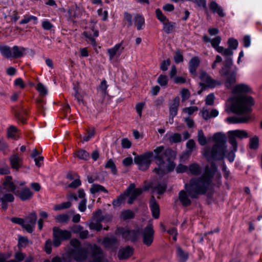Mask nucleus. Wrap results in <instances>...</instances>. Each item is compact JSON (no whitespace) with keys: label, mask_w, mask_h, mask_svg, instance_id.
I'll return each instance as SVG.
<instances>
[{"label":"nucleus","mask_w":262,"mask_h":262,"mask_svg":"<svg viewBox=\"0 0 262 262\" xmlns=\"http://www.w3.org/2000/svg\"><path fill=\"white\" fill-rule=\"evenodd\" d=\"M83 35L90 40L93 45H95L96 42L95 38L97 37L99 35L98 30H94V27H92L91 31H84Z\"/></svg>","instance_id":"29"},{"label":"nucleus","mask_w":262,"mask_h":262,"mask_svg":"<svg viewBox=\"0 0 262 262\" xmlns=\"http://www.w3.org/2000/svg\"><path fill=\"white\" fill-rule=\"evenodd\" d=\"M135 184H131L127 189L126 191L124 193L120 195L116 200H114L112 203L114 207H118L121 204L123 203L125 200V197L128 196V194L130 192L132 189H134Z\"/></svg>","instance_id":"21"},{"label":"nucleus","mask_w":262,"mask_h":262,"mask_svg":"<svg viewBox=\"0 0 262 262\" xmlns=\"http://www.w3.org/2000/svg\"><path fill=\"white\" fill-rule=\"evenodd\" d=\"M170 63V61L169 59L163 61L160 64V69L163 71H166Z\"/></svg>","instance_id":"60"},{"label":"nucleus","mask_w":262,"mask_h":262,"mask_svg":"<svg viewBox=\"0 0 262 262\" xmlns=\"http://www.w3.org/2000/svg\"><path fill=\"white\" fill-rule=\"evenodd\" d=\"M154 150L153 152H147L140 156H136L134 158V162L138 165L139 169L145 170L147 169L151 163V158H155Z\"/></svg>","instance_id":"8"},{"label":"nucleus","mask_w":262,"mask_h":262,"mask_svg":"<svg viewBox=\"0 0 262 262\" xmlns=\"http://www.w3.org/2000/svg\"><path fill=\"white\" fill-rule=\"evenodd\" d=\"M123 49L124 48L122 47V43L116 44L113 48L107 49V52L109 55L110 60L112 61L117 55L119 56Z\"/></svg>","instance_id":"22"},{"label":"nucleus","mask_w":262,"mask_h":262,"mask_svg":"<svg viewBox=\"0 0 262 262\" xmlns=\"http://www.w3.org/2000/svg\"><path fill=\"white\" fill-rule=\"evenodd\" d=\"M198 141L201 145H205L207 143V139L201 129L198 133Z\"/></svg>","instance_id":"44"},{"label":"nucleus","mask_w":262,"mask_h":262,"mask_svg":"<svg viewBox=\"0 0 262 262\" xmlns=\"http://www.w3.org/2000/svg\"><path fill=\"white\" fill-rule=\"evenodd\" d=\"M37 91L42 95H45L47 94V90L45 86L41 83H39L36 86Z\"/></svg>","instance_id":"56"},{"label":"nucleus","mask_w":262,"mask_h":262,"mask_svg":"<svg viewBox=\"0 0 262 262\" xmlns=\"http://www.w3.org/2000/svg\"><path fill=\"white\" fill-rule=\"evenodd\" d=\"M37 17L31 15H25L24 16V18L19 21V24L24 25L30 22L31 20H33L34 24H36L37 23Z\"/></svg>","instance_id":"38"},{"label":"nucleus","mask_w":262,"mask_h":262,"mask_svg":"<svg viewBox=\"0 0 262 262\" xmlns=\"http://www.w3.org/2000/svg\"><path fill=\"white\" fill-rule=\"evenodd\" d=\"M135 216L134 212L130 210H126L121 212V218L124 220L133 219Z\"/></svg>","instance_id":"42"},{"label":"nucleus","mask_w":262,"mask_h":262,"mask_svg":"<svg viewBox=\"0 0 262 262\" xmlns=\"http://www.w3.org/2000/svg\"><path fill=\"white\" fill-rule=\"evenodd\" d=\"M3 189L6 191L16 193V186L12 181V178L10 176H7L3 183Z\"/></svg>","instance_id":"23"},{"label":"nucleus","mask_w":262,"mask_h":262,"mask_svg":"<svg viewBox=\"0 0 262 262\" xmlns=\"http://www.w3.org/2000/svg\"><path fill=\"white\" fill-rule=\"evenodd\" d=\"M177 255L179 262H185L188 258V254L179 246L177 247Z\"/></svg>","instance_id":"35"},{"label":"nucleus","mask_w":262,"mask_h":262,"mask_svg":"<svg viewBox=\"0 0 262 262\" xmlns=\"http://www.w3.org/2000/svg\"><path fill=\"white\" fill-rule=\"evenodd\" d=\"M210 10L213 13H216L220 17H223L226 14L224 12L223 8L219 5L215 1H211L209 4Z\"/></svg>","instance_id":"24"},{"label":"nucleus","mask_w":262,"mask_h":262,"mask_svg":"<svg viewBox=\"0 0 262 262\" xmlns=\"http://www.w3.org/2000/svg\"><path fill=\"white\" fill-rule=\"evenodd\" d=\"M179 103L180 98L179 97H177L169 104V115L170 117H174L177 115Z\"/></svg>","instance_id":"25"},{"label":"nucleus","mask_w":262,"mask_h":262,"mask_svg":"<svg viewBox=\"0 0 262 262\" xmlns=\"http://www.w3.org/2000/svg\"><path fill=\"white\" fill-rule=\"evenodd\" d=\"M17 132V129L15 126L13 125L10 126L7 132L8 137L10 138H14Z\"/></svg>","instance_id":"52"},{"label":"nucleus","mask_w":262,"mask_h":262,"mask_svg":"<svg viewBox=\"0 0 262 262\" xmlns=\"http://www.w3.org/2000/svg\"><path fill=\"white\" fill-rule=\"evenodd\" d=\"M254 104V100L251 96L236 98L232 102L230 108L233 113L240 116L228 117L226 121L229 123H243L248 122L252 118L251 107Z\"/></svg>","instance_id":"2"},{"label":"nucleus","mask_w":262,"mask_h":262,"mask_svg":"<svg viewBox=\"0 0 262 262\" xmlns=\"http://www.w3.org/2000/svg\"><path fill=\"white\" fill-rule=\"evenodd\" d=\"M121 145L124 148H129L131 146L132 143L127 138H124L121 141Z\"/></svg>","instance_id":"62"},{"label":"nucleus","mask_w":262,"mask_h":262,"mask_svg":"<svg viewBox=\"0 0 262 262\" xmlns=\"http://www.w3.org/2000/svg\"><path fill=\"white\" fill-rule=\"evenodd\" d=\"M195 143L193 140H189L186 143V147L189 149V153L191 154L193 148L195 147Z\"/></svg>","instance_id":"59"},{"label":"nucleus","mask_w":262,"mask_h":262,"mask_svg":"<svg viewBox=\"0 0 262 262\" xmlns=\"http://www.w3.org/2000/svg\"><path fill=\"white\" fill-rule=\"evenodd\" d=\"M86 199H83L79 203L78 205V209L81 212H84L86 209Z\"/></svg>","instance_id":"61"},{"label":"nucleus","mask_w":262,"mask_h":262,"mask_svg":"<svg viewBox=\"0 0 262 262\" xmlns=\"http://www.w3.org/2000/svg\"><path fill=\"white\" fill-rule=\"evenodd\" d=\"M134 253V249L130 246L121 248L118 252V257L120 260L126 259L130 257Z\"/></svg>","instance_id":"20"},{"label":"nucleus","mask_w":262,"mask_h":262,"mask_svg":"<svg viewBox=\"0 0 262 262\" xmlns=\"http://www.w3.org/2000/svg\"><path fill=\"white\" fill-rule=\"evenodd\" d=\"M90 191L92 193L94 194L98 192H104L107 193V190L102 185L99 184H93L90 189Z\"/></svg>","instance_id":"39"},{"label":"nucleus","mask_w":262,"mask_h":262,"mask_svg":"<svg viewBox=\"0 0 262 262\" xmlns=\"http://www.w3.org/2000/svg\"><path fill=\"white\" fill-rule=\"evenodd\" d=\"M252 92L251 89L250 87L246 84H239L235 85L232 90V93L237 95L234 97L233 98V102L234 101V100L236 98L238 97H243V96H248L247 95H241L251 93Z\"/></svg>","instance_id":"15"},{"label":"nucleus","mask_w":262,"mask_h":262,"mask_svg":"<svg viewBox=\"0 0 262 262\" xmlns=\"http://www.w3.org/2000/svg\"><path fill=\"white\" fill-rule=\"evenodd\" d=\"M181 96L182 101H185L188 99L190 97V93L188 90L186 89H182L181 91Z\"/></svg>","instance_id":"54"},{"label":"nucleus","mask_w":262,"mask_h":262,"mask_svg":"<svg viewBox=\"0 0 262 262\" xmlns=\"http://www.w3.org/2000/svg\"><path fill=\"white\" fill-rule=\"evenodd\" d=\"M71 236L72 234L70 231L62 230L57 227H54L53 228V245L55 247L59 246L62 241L68 240Z\"/></svg>","instance_id":"7"},{"label":"nucleus","mask_w":262,"mask_h":262,"mask_svg":"<svg viewBox=\"0 0 262 262\" xmlns=\"http://www.w3.org/2000/svg\"><path fill=\"white\" fill-rule=\"evenodd\" d=\"M76 156L81 160H87L90 158V154L85 150L79 149L75 152Z\"/></svg>","instance_id":"40"},{"label":"nucleus","mask_w":262,"mask_h":262,"mask_svg":"<svg viewBox=\"0 0 262 262\" xmlns=\"http://www.w3.org/2000/svg\"><path fill=\"white\" fill-rule=\"evenodd\" d=\"M199 63L200 60L198 57H193L191 59L189 63V71L191 73L193 74L195 73Z\"/></svg>","instance_id":"34"},{"label":"nucleus","mask_w":262,"mask_h":262,"mask_svg":"<svg viewBox=\"0 0 262 262\" xmlns=\"http://www.w3.org/2000/svg\"><path fill=\"white\" fill-rule=\"evenodd\" d=\"M258 147V138L256 136L250 139L249 147L251 149H256Z\"/></svg>","instance_id":"45"},{"label":"nucleus","mask_w":262,"mask_h":262,"mask_svg":"<svg viewBox=\"0 0 262 262\" xmlns=\"http://www.w3.org/2000/svg\"><path fill=\"white\" fill-rule=\"evenodd\" d=\"M124 19L128 22V27L132 26L133 25L132 15L128 12H125L124 13Z\"/></svg>","instance_id":"63"},{"label":"nucleus","mask_w":262,"mask_h":262,"mask_svg":"<svg viewBox=\"0 0 262 262\" xmlns=\"http://www.w3.org/2000/svg\"><path fill=\"white\" fill-rule=\"evenodd\" d=\"M25 48L17 46L12 48L7 46H0V52L1 54L7 58H18L24 55Z\"/></svg>","instance_id":"6"},{"label":"nucleus","mask_w":262,"mask_h":262,"mask_svg":"<svg viewBox=\"0 0 262 262\" xmlns=\"http://www.w3.org/2000/svg\"><path fill=\"white\" fill-rule=\"evenodd\" d=\"M14 198L13 194L11 193H6L4 196L0 198L2 202H12L14 201Z\"/></svg>","instance_id":"51"},{"label":"nucleus","mask_w":262,"mask_h":262,"mask_svg":"<svg viewBox=\"0 0 262 262\" xmlns=\"http://www.w3.org/2000/svg\"><path fill=\"white\" fill-rule=\"evenodd\" d=\"M157 81L161 86H165L167 84L168 77L165 75H161L158 77Z\"/></svg>","instance_id":"50"},{"label":"nucleus","mask_w":262,"mask_h":262,"mask_svg":"<svg viewBox=\"0 0 262 262\" xmlns=\"http://www.w3.org/2000/svg\"><path fill=\"white\" fill-rule=\"evenodd\" d=\"M200 79L202 82L200 83L202 89L205 88H214L216 85H220L221 82L213 79L205 72L202 71L200 75Z\"/></svg>","instance_id":"12"},{"label":"nucleus","mask_w":262,"mask_h":262,"mask_svg":"<svg viewBox=\"0 0 262 262\" xmlns=\"http://www.w3.org/2000/svg\"><path fill=\"white\" fill-rule=\"evenodd\" d=\"M71 203L70 202H67L61 203L60 204L55 205L54 206L53 209L55 211L63 210L70 208L71 206Z\"/></svg>","instance_id":"43"},{"label":"nucleus","mask_w":262,"mask_h":262,"mask_svg":"<svg viewBox=\"0 0 262 262\" xmlns=\"http://www.w3.org/2000/svg\"><path fill=\"white\" fill-rule=\"evenodd\" d=\"M222 77L225 78V85L228 89H231L236 82V73L230 71V67L223 65L219 71Z\"/></svg>","instance_id":"9"},{"label":"nucleus","mask_w":262,"mask_h":262,"mask_svg":"<svg viewBox=\"0 0 262 262\" xmlns=\"http://www.w3.org/2000/svg\"><path fill=\"white\" fill-rule=\"evenodd\" d=\"M89 262H107L102 250L98 247H95L93 250L92 259Z\"/></svg>","instance_id":"18"},{"label":"nucleus","mask_w":262,"mask_h":262,"mask_svg":"<svg viewBox=\"0 0 262 262\" xmlns=\"http://www.w3.org/2000/svg\"><path fill=\"white\" fill-rule=\"evenodd\" d=\"M214 95L213 93L209 94L206 98V104L209 105H212L213 104L214 100Z\"/></svg>","instance_id":"58"},{"label":"nucleus","mask_w":262,"mask_h":262,"mask_svg":"<svg viewBox=\"0 0 262 262\" xmlns=\"http://www.w3.org/2000/svg\"><path fill=\"white\" fill-rule=\"evenodd\" d=\"M188 169L190 172L194 176H199L202 172L201 166L196 163L190 164L188 167Z\"/></svg>","instance_id":"36"},{"label":"nucleus","mask_w":262,"mask_h":262,"mask_svg":"<svg viewBox=\"0 0 262 262\" xmlns=\"http://www.w3.org/2000/svg\"><path fill=\"white\" fill-rule=\"evenodd\" d=\"M213 140L215 144L212 148H204L203 155L208 161L210 160H222L227 149L226 136L224 134L217 133L214 135Z\"/></svg>","instance_id":"4"},{"label":"nucleus","mask_w":262,"mask_h":262,"mask_svg":"<svg viewBox=\"0 0 262 262\" xmlns=\"http://www.w3.org/2000/svg\"><path fill=\"white\" fill-rule=\"evenodd\" d=\"M164 138L171 143L180 142L181 141V136L179 133L172 134L168 132L165 135Z\"/></svg>","instance_id":"30"},{"label":"nucleus","mask_w":262,"mask_h":262,"mask_svg":"<svg viewBox=\"0 0 262 262\" xmlns=\"http://www.w3.org/2000/svg\"><path fill=\"white\" fill-rule=\"evenodd\" d=\"M103 243L105 247L116 248L118 245V241L115 236H111L110 237L104 238Z\"/></svg>","instance_id":"27"},{"label":"nucleus","mask_w":262,"mask_h":262,"mask_svg":"<svg viewBox=\"0 0 262 262\" xmlns=\"http://www.w3.org/2000/svg\"><path fill=\"white\" fill-rule=\"evenodd\" d=\"M163 30L165 33L169 34L172 32L175 23L173 22H169L168 20L163 23Z\"/></svg>","instance_id":"41"},{"label":"nucleus","mask_w":262,"mask_h":262,"mask_svg":"<svg viewBox=\"0 0 262 262\" xmlns=\"http://www.w3.org/2000/svg\"><path fill=\"white\" fill-rule=\"evenodd\" d=\"M105 168L110 169L113 174H116L117 168L114 161L112 159H110L107 162L105 165Z\"/></svg>","instance_id":"46"},{"label":"nucleus","mask_w":262,"mask_h":262,"mask_svg":"<svg viewBox=\"0 0 262 262\" xmlns=\"http://www.w3.org/2000/svg\"><path fill=\"white\" fill-rule=\"evenodd\" d=\"M41 26L45 30H51L54 26L48 19H44L42 21Z\"/></svg>","instance_id":"48"},{"label":"nucleus","mask_w":262,"mask_h":262,"mask_svg":"<svg viewBox=\"0 0 262 262\" xmlns=\"http://www.w3.org/2000/svg\"><path fill=\"white\" fill-rule=\"evenodd\" d=\"M142 191L143 189L141 188L136 189L135 187L134 189H132L128 195L129 198L127 203L128 204H133L137 198L142 193Z\"/></svg>","instance_id":"28"},{"label":"nucleus","mask_w":262,"mask_h":262,"mask_svg":"<svg viewBox=\"0 0 262 262\" xmlns=\"http://www.w3.org/2000/svg\"><path fill=\"white\" fill-rule=\"evenodd\" d=\"M196 111H198V107L196 106H190L183 108V112L187 113L189 115H191Z\"/></svg>","instance_id":"55"},{"label":"nucleus","mask_w":262,"mask_h":262,"mask_svg":"<svg viewBox=\"0 0 262 262\" xmlns=\"http://www.w3.org/2000/svg\"><path fill=\"white\" fill-rule=\"evenodd\" d=\"M75 175L76 179L69 184V187L70 188H76L81 184V181L79 179V177L77 174Z\"/></svg>","instance_id":"53"},{"label":"nucleus","mask_w":262,"mask_h":262,"mask_svg":"<svg viewBox=\"0 0 262 262\" xmlns=\"http://www.w3.org/2000/svg\"><path fill=\"white\" fill-rule=\"evenodd\" d=\"M116 233L121 235L126 241H130L132 242L136 241L140 234L138 230H130L124 228H117Z\"/></svg>","instance_id":"11"},{"label":"nucleus","mask_w":262,"mask_h":262,"mask_svg":"<svg viewBox=\"0 0 262 262\" xmlns=\"http://www.w3.org/2000/svg\"><path fill=\"white\" fill-rule=\"evenodd\" d=\"M229 48L228 49H230L232 52L233 50L237 49L238 46V41L237 40L232 38H229L228 41Z\"/></svg>","instance_id":"47"},{"label":"nucleus","mask_w":262,"mask_h":262,"mask_svg":"<svg viewBox=\"0 0 262 262\" xmlns=\"http://www.w3.org/2000/svg\"><path fill=\"white\" fill-rule=\"evenodd\" d=\"M248 137V134L245 130L236 129L228 132V142L232 145L234 151L237 150L236 138L242 140Z\"/></svg>","instance_id":"10"},{"label":"nucleus","mask_w":262,"mask_h":262,"mask_svg":"<svg viewBox=\"0 0 262 262\" xmlns=\"http://www.w3.org/2000/svg\"><path fill=\"white\" fill-rule=\"evenodd\" d=\"M221 37L217 36L210 41L212 47L219 53L223 56L231 55L233 54V52L229 49H225L222 46H220L219 44L221 42Z\"/></svg>","instance_id":"13"},{"label":"nucleus","mask_w":262,"mask_h":262,"mask_svg":"<svg viewBox=\"0 0 262 262\" xmlns=\"http://www.w3.org/2000/svg\"><path fill=\"white\" fill-rule=\"evenodd\" d=\"M37 220V215L32 212L26 216L24 228L29 232L32 233L34 230Z\"/></svg>","instance_id":"14"},{"label":"nucleus","mask_w":262,"mask_h":262,"mask_svg":"<svg viewBox=\"0 0 262 262\" xmlns=\"http://www.w3.org/2000/svg\"><path fill=\"white\" fill-rule=\"evenodd\" d=\"M154 234V230L151 224L148 225L143 232V243L148 246H150L153 242Z\"/></svg>","instance_id":"16"},{"label":"nucleus","mask_w":262,"mask_h":262,"mask_svg":"<svg viewBox=\"0 0 262 262\" xmlns=\"http://www.w3.org/2000/svg\"><path fill=\"white\" fill-rule=\"evenodd\" d=\"M216 170L215 164L211 162L210 166H206L200 177L192 178L189 183L185 184V188L191 198L196 199L199 195L205 194L212 187L213 178Z\"/></svg>","instance_id":"1"},{"label":"nucleus","mask_w":262,"mask_h":262,"mask_svg":"<svg viewBox=\"0 0 262 262\" xmlns=\"http://www.w3.org/2000/svg\"><path fill=\"white\" fill-rule=\"evenodd\" d=\"M174 59L176 63L182 62L183 60V55L180 53V52L178 51L176 53V54L174 56Z\"/></svg>","instance_id":"64"},{"label":"nucleus","mask_w":262,"mask_h":262,"mask_svg":"<svg viewBox=\"0 0 262 262\" xmlns=\"http://www.w3.org/2000/svg\"><path fill=\"white\" fill-rule=\"evenodd\" d=\"M12 168L16 170L18 169L21 165V159L18 155H14L10 158Z\"/></svg>","instance_id":"33"},{"label":"nucleus","mask_w":262,"mask_h":262,"mask_svg":"<svg viewBox=\"0 0 262 262\" xmlns=\"http://www.w3.org/2000/svg\"><path fill=\"white\" fill-rule=\"evenodd\" d=\"M150 207L152 216L155 219H158L159 216V207L154 196L151 198Z\"/></svg>","instance_id":"32"},{"label":"nucleus","mask_w":262,"mask_h":262,"mask_svg":"<svg viewBox=\"0 0 262 262\" xmlns=\"http://www.w3.org/2000/svg\"><path fill=\"white\" fill-rule=\"evenodd\" d=\"M15 195L17 196L21 201H26L31 199L33 193L29 188L26 187L21 190L16 191Z\"/></svg>","instance_id":"19"},{"label":"nucleus","mask_w":262,"mask_h":262,"mask_svg":"<svg viewBox=\"0 0 262 262\" xmlns=\"http://www.w3.org/2000/svg\"><path fill=\"white\" fill-rule=\"evenodd\" d=\"M56 221L61 224H67L70 219L69 213H62L56 215L55 217Z\"/></svg>","instance_id":"37"},{"label":"nucleus","mask_w":262,"mask_h":262,"mask_svg":"<svg viewBox=\"0 0 262 262\" xmlns=\"http://www.w3.org/2000/svg\"><path fill=\"white\" fill-rule=\"evenodd\" d=\"M155 154V159L158 165V168H155L154 171L159 174H164L166 170L172 171L175 165L171 161V159L175 156L174 152L170 149L164 150L163 146H160L154 149Z\"/></svg>","instance_id":"3"},{"label":"nucleus","mask_w":262,"mask_h":262,"mask_svg":"<svg viewBox=\"0 0 262 262\" xmlns=\"http://www.w3.org/2000/svg\"><path fill=\"white\" fill-rule=\"evenodd\" d=\"M66 251L68 255L77 261H82L88 256V250L83 247L80 242L73 238L70 241V245L67 247Z\"/></svg>","instance_id":"5"},{"label":"nucleus","mask_w":262,"mask_h":262,"mask_svg":"<svg viewBox=\"0 0 262 262\" xmlns=\"http://www.w3.org/2000/svg\"><path fill=\"white\" fill-rule=\"evenodd\" d=\"M155 12L157 18L162 23L168 20L166 17L163 14L162 11L159 9H157Z\"/></svg>","instance_id":"49"},{"label":"nucleus","mask_w":262,"mask_h":262,"mask_svg":"<svg viewBox=\"0 0 262 262\" xmlns=\"http://www.w3.org/2000/svg\"><path fill=\"white\" fill-rule=\"evenodd\" d=\"M94 218L96 223H92L90 225V227L92 229H96L97 231H100L102 228L100 222L104 220V216L102 214V211L100 209L98 210L95 213H94Z\"/></svg>","instance_id":"17"},{"label":"nucleus","mask_w":262,"mask_h":262,"mask_svg":"<svg viewBox=\"0 0 262 262\" xmlns=\"http://www.w3.org/2000/svg\"><path fill=\"white\" fill-rule=\"evenodd\" d=\"M52 242L51 239L46 241L45 245V250L47 254H50L52 252Z\"/></svg>","instance_id":"57"},{"label":"nucleus","mask_w":262,"mask_h":262,"mask_svg":"<svg viewBox=\"0 0 262 262\" xmlns=\"http://www.w3.org/2000/svg\"><path fill=\"white\" fill-rule=\"evenodd\" d=\"M188 193L186 190H182L179 193V200L183 206L187 207L190 206L191 201L188 196Z\"/></svg>","instance_id":"26"},{"label":"nucleus","mask_w":262,"mask_h":262,"mask_svg":"<svg viewBox=\"0 0 262 262\" xmlns=\"http://www.w3.org/2000/svg\"><path fill=\"white\" fill-rule=\"evenodd\" d=\"M135 25L138 30L143 29L145 27L144 18L141 15L137 14L134 17Z\"/></svg>","instance_id":"31"}]
</instances>
